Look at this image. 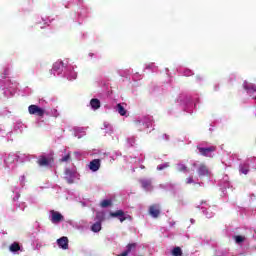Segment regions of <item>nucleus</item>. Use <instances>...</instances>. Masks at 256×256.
Instances as JSON below:
<instances>
[{
    "label": "nucleus",
    "mask_w": 256,
    "mask_h": 256,
    "mask_svg": "<svg viewBox=\"0 0 256 256\" xmlns=\"http://www.w3.org/2000/svg\"><path fill=\"white\" fill-rule=\"evenodd\" d=\"M55 163V159L53 157L39 156L37 160V164L39 167H51Z\"/></svg>",
    "instance_id": "f257e3e1"
},
{
    "label": "nucleus",
    "mask_w": 256,
    "mask_h": 256,
    "mask_svg": "<svg viewBox=\"0 0 256 256\" xmlns=\"http://www.w3.org/2000/svg\"><path fill=\"white\" fill-rule=\"evenodd\" d=\"M28 113L30 115H37V117H44L45 109H43L35 104H32L28 107Z\"/></svg>",
    "instance_id": "f03ea898"
},
{
    "label": "nucleus",
    "mask_w": 256,
    "mask_h": 256,
    "mask_svg": "<svg viewBox=\"0 0 256 256\" xmlns=\"http://www.w3.org/2000/svg\"><path fill=\"white\" fill-rule=\"evenodd\" d=\"M197 149L203 157H211V153H215L217 151V147L215 146H210V147H201L197 146Z\"/></svg>",
    "instance_id": "7ed1b4c3"
},
{
    "label": "nucleus",
    "mask_w": 256,
    "mask_h": 256,
    "mask_svg": "<svg viewBox=\"0 0 256 256\" xmlns=\"http://www.w3.org/2000/svg\"><path fill=\"white\" fill-rule=\"evenodd\" d=\"M149 215L154 219H158L159 215H161V205L153 204L149 207Z\"/></svg>",
    "instance_id": "20e7f679"
},
{
    "label": "nucleus",
    "mask_w": 256,
    "mask_h": 256,
    "mask_svg": "<svg viewBox=\"0 0 256 256\" xmlns=\"http://www.w3.org/2000/svg\"><path fill=\"white\" fill-rule=\"evenodd\" d=\"M110 217L118 219L120 223H123V221H127V217L125 216V212L123 210L110 212Z\"/></svg>",
    "instance_id": "39448f33"
},
{
    "label": "nucleus",
    "mask_w": 256,
    "mask_h": 256,
    "mask_svg": "<svg viewBox=\"0 0 256 256\" xmlns=\"http://www.w3.org/2000/svg\"><path fill=\"white\" fill-rule=\"evenodd\" d=\"M50 213L52 215V218H51L52 223H61V221H65V217H63L60 212L51 210Z\"/></svg>",
    "instance_id": "423d86ee"
},
{
    "label": "nucleus",
    "mask_w": 256,
    "mask_h": 256,
    "mask_svg": "<svg viewBox=\"0 0 256 256\" xmlns=\"http://www.w3.org/2000/svg\"><path fill=\"white\" fill-rule=\"evenodd\" d=\"M57 245L60 247V249H63L64 251L69 249V238L66 236H63L57 240Z\"/></svg>",
    "instance_id": "0eeeda50"
},
{
    "label": "nucleus",
    "mask_w": 256,
    "mask_h": 256,
    "mask_svg": "<svg viewBox=\"0 0 256 256\" xmlns=\"http://www.w3.org/2000/svg\"><path fill=\"white\" fill-rule=\"evenodd\" d=\"M101 167V160L100 159H94L90 162L89 169L90 171H99Z\"/></svg>",
    "instance_id": "6e6552de"
},
{
    "label": "nucleus",
    "mask_w": 256,
    "mask_h": 256,
    "mask_svg": "<svg viewBox=\"0 0 256 256\" xmlns=\"http://www.w3.org/2000/svg\"><path fill=\"white\" fill-rule=\"evenodd\" d=\"M197 171L199 177H207L209 175V168L205 164H200Z\"/></svg>",
    "instance_id": "1a4fd4ad"
},
{
    "label": "nucleus",
    "mask_w": 256,
    "mask_h": 256,
    "mask_svg": "<svg viewBox=\"0 0 256 256\" xmlns=\"http://www.w3.org/2000/svg\"><path fill=\"white\" fill-rule=\"evenodd\" d=\"M90 106L94 111L101 108V101L97 98H93L90 100Z\"/></svg>",
    "instance_id": "9d476101"
},
{
    "label": "nucleus",
    "mask_w": 256,
    "mask_h": 256,
    "mask_svg": "<svg viewBox=\"0 0 256 256\" xmlns=\"http://www.w3.org/2000/svg\"><path fill=\"white\" fill-rule=\"evenodd\" d=\"M64 179L69 183V185L73 184V172L70 169L65 170Z\"/></svg>",
    "instance_id": "9b49d317"
},
{
    "label": "nucleus",
    "mask_w": 256,
    "mask_h": 256,
    "mask_svg": "<svg viewBox=\"0 0 256 256\" xmlns=\"http://www.w3.org/2000/svg\"><path fill=\"white\" fill-rule=\"evenodd\" d=\"M243 88L245 89V91H248V93H255L256 92V85L255 84H249V83L245 82L243 84Z\"/></svg>",
    "instance_id": "f8f14e48"
},
{
    "label": "nucleus",
    "mask_w": 256,
    "mask_h": 256,
    "mask_svg": "<svg viewBox=\"0 0 256 256\" xmlns=\"http://www.w3.org/2000/svg\"><path fill=\"white\" fill-rule=\"evenodd\" d=\"M176 169L179 173H189V168L185 164H177Z\"/></svg>",
    "instance_id": "ddd939ff"
},
{
    "label": "nucleus",
    "mask_w": 256,
    "mask_h": 256,
    "mask_svg": "<svg viewBox=\"0 0 256 256\" xmlns=\"http://www.w3.org/2000/svg\"><path fill=\"white\" fill-rule=\"evenodd\" d=\"M137 249V243H129L126 246L125 252L129 255V253H133V251H136Z\"/></svg>",
    "instance_id": "4468645a"
},
{
    "label": "nucleus",
    "mask_w": 256,
    "mask_h": 256,
    "mask_svg": "<svg viewBox=\"0 0 256 256\" xmlns=\"http://www.w3.org/2000/svg\"><path fill=\"white\" fill-rule=\"evenodd\" d=\"M116 110L122 117H125V115H127V110H125V107H123V105L121 104L116 105Z\"/></svg>",
    "instance_id": "2eb2a0df"
},
{
    "label": "nucleus",
    "mask_w": 256,
    "mask_h": 256,
    "mask_svg": "<svg viewBox=\"0 0 256 256\" xmlns=\"http://www.w3.org/2000/svg\"><path fill=\"white\" fill-rule=\"evenodd\" d=\"M65 63L63 61H58L53 64L52 71H61V68L64 67Z\"/></svg>",
    "instance_id": "dca6fc26"
},
{
    "label": "nucleus",
    "mask_w": 256,
    "mask_h": 256,
    "mask_svg": "<svg viewBox=\"0 0 256 256\" xmlns=\"http://www.w3.org/2000/svg\"><path fill=\"white\" fill-rule=\"evenodd\" d=\"M91 231H93V233H99V231H101V222H96L91 226Z\"/></svg>",
    "instance_id": "f3484780"
},
{
    "label": "nucleus",
    "mask_w": 256,
    "mask_h": 256,
    "mask_svg": "<svg viewBox=\"0 0 256 256\" xmlns=\"http://www.w3.org/2000/svg\"><path fill=\"white\" fill-rule=\"evenodd\" d=\"M173 256H183V250H181V247H175L172 250Z\"/></svg>",
    "instance_id": "a211bd4d"
},
{
    "label": "nucleus",
    "mask_w": 256,
    "mask_h": 256,
    "mask_svg": "<svg viewBox=\"0 0 256 256\" xmlns=\"http://www.w3.org/2000/svg\"><path fill=\"white\" fill-rule=\"evenodd\" d=\"M68 81H75L77 79V72L75 70H71L67 77Z\"/></svg>",
    "instance_id": "6ab92c4d"
},
{
    "label": "nucleus",
    "mask_w": 256,
    "mask_h": 256,
    "mask_svg": "<svg viewBox=\"0 0 256 256\" xmlns=\"http://www.w3.org/2000/svg\"><path fill=\"white\" fill-rule=\"evenodd\" d=\"M96 220H97L98 223H102V221H105V213L97 212L96 213Z\"/></svg>",
    "instance_id": "aec40b11"
},
{
    "label": "nucleus",
    "mask_w": 256,
    "mask_h": 256,
    "mask_svg": "<svg viewBox=\"0 0 256 256\" xmlns=\"http://www.w3.org/2000/svg\"><path fill=\"white\" fill-rule=\"evenodd\" d=\"M143 189H149L151 187V180H141Z\"/></svg>",
    "instance_id": "412c9836"
},
{
    "label": "nucleus",
    "mask_w": 256,
    "mask_h": 256,
    "mask_svg": "<svg viewBox=\"0 0 256 256\" xmlns=\"http://www.w3.org/2000/svg\"><path fill=\"white\" fill-rule=\"evenodd\" d=\"M112 205H113V202H111V200H103L101 202V207L103 208L111 207Z\"/></svg>",
    "instance_id": "4be33fe9"
},
{
    "label": "nucleus",
    "mask_w": 256,
    "mask_h": 256,
    "mask_svg": "<svg viewBox=\"0 0 256 256\" xmlns=\"http://www.w3.org/2000/svg\"><path fill=\"white\" fill-rule=\"evenodd\" d=\"M61 163H67L71 161V153L66 154L60 159Z\"/></svg>",
    "instance_id": "5701e85b"
},
{
    "label": "nucleus",
    "mask_w": 256,
    "mask_h": 256,
    "mask_svg": "<svg viewBox=\"0 0 256 256\" xmlns=\"http://www.w3.org/2000/svg\"><path fill=\"white\" fill-rule=\"evenodd\" d=\"M21 249V246H19V244L17 243H13L11 246H10V251H19Z\"/></svg>",
    "instance_id": "b1692460"
},
{
    "label": "nucleus",
    "mask_w": 256,
    "mask_h": 256,
    "mask_svg": "<svg viewBox=\"0 0 256 256\" xmlns=\"http://www.w3.org/2000/svg\"><path fill=\"white\" fill-rule=\"evenodd\" d=\"M185 183L186 185H191L193 183H195V180L193 179V176H189L185 179Z\"/></svg>",
    "instance_id": "393cba45"
},
{
    "label": "nucleus",
    "mask_w": 256,
    "mask_h": 256,
    "mask_svg": "<svg viewBox=\"0 0 256 256\" xmlns=\"http://www.w3.org/2000/svg\"><path fill=\"white\" fill-rule=\"evenodd\" d=\"M234 239H235L236 243H243V241H245V237L239 236V235L234 236Z\"/></svg>",
    "instance_id": "a878e982"
},
{
    "label": "nucleus",
    "mask_w": 256,
    "mask_h": 256,
    "mask_svg": "<svg viewBox=\"0 0 256 256\" xmlns=\"http://www.w3.org/2000/svg\"><path fill=\"white\" fill-rule=\"evenodd\" d=\"M163 169H167V164H163V165H158L157 166V170L158 171H163Z\"/></svg>",
    "instance_id": "bb28decb"
},
{
    "label": "nucleus",
    "mask_w": 256,
    "mask_h": 256,
    "mask_svg": "<svg viewBox=\"0 0 256 256\" xmlns=\"http://www.w3.org/2000/svg\"><path fill=\"white\" fill-rule=\"evenodd\" d=\"M241 173H243L244 175H247V173H249V170L246 168H242Z\"/></svg>",
    "instance_id": "cd10ccee"
},
{
    "label": "nucleus",
    "mask_w": 256,
    "mask_h": 256,
    "mask_svg": "<svg viewBox=\"0 0 256 256\" xmlns=\"http://www.w3.org/2000/svg\"><path fill=\"white\" fill-rule=\"evenodd\" d=\"M129 254L126 252V251H124V252H122L121 254H118L117 256H128Z\"/></svg>",
    "instance_id": "c85d7f7f"
},
{
    "label": "nucleus",
    "mask_w": 256,
    "mask_h": 256,
    "mask_svg": "<svg viewBox=\"0 0 256 256\" xmlns=\"http://www.w3.org/2000/svg\"><path fill=\"white\" fill-rule=\"evenodd\" d=\"M196 166H197V164L194 163V164H193V167H196Z\"/></svg>",
    "instance_id": "c756f323"
}]
</instances>
